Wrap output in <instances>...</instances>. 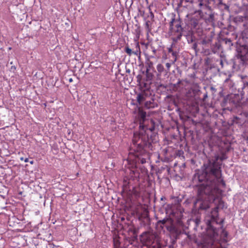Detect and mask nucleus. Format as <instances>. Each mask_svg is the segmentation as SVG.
Masks as SVG:
<instances>
[{
	"mask_svg": "<svg viewBox=\"0 0 248 248\" xmlns=\"http://www.w3.org/2000/svg\"><path fill=\"white\" fill-rule=\"evenodd\" d=\"M247 60H248V53L247 54H246V58H245Z\"/></svg>",
	"mask_w": 248,
	"mask_h": 248,
	"instance_id": "2f4dec72",
	"label": "nucleus"
},
{
	"mask_svg": "<svg viewBox=\"0 0 248 248\" xmlns=\"http://www.w3.org/2000/svg\"><path fill=\"white\" fill-rule=\"evenodd\" d=\"M243 85L244 88H248V79H243Z\"/></svg>",
	"mask_w": 248,
	"mask_h": 248,
	"instance_id": "aec40b11",
	"label": "nucleus"
},
{
	"mask_svg": "<svg viewBox=\"0 0 248 248\" xmlns=\"http://www.w3.org/2000/svg\"><path fill=\"white\" fill-rule=\"evenodd\" d=\"M147 80H151L153 78V75L150 71H148V73H146Z\"/></svg>",
	"mask_w": 248,
	"mask_h": 248,
	"instance_id": "ddd939ff",
	"label": "nucleus"
},
{
	"mask_svg": "<svg viewBox=\"0 0 248 248\" xmlns=\"http://www.w3.org/2000/svg\"><path fill=\"white\" fill-rule=\"evenodd\" d=\"M133 54H134L135 55L138 56L140 54V50H137L136 51H133Z\"/></svg>",
	"mask_w": 248,
	"mask_h": 248,
	"instance_id": "5701e85b",
	"label": "nucleus"
},
{
	"mask_svg": "<svg viewBox=\"0 0 248 248\" xmlns=\"http://www.w3.org/2000/svg\"><path fill=\"white\" fill-rule=\"evenodd\" d=\"M168 51H169V53H172V52H173L174 51H173V50H172V48H171V47H170V48H169L168 49Z\"/></svg>",
	"mask_w": 248,
	"mask_h": 248,
	"instance_id": "a878e982",
	"label": "nucleus"
},
{
	"mask_svg": "<svg viewBox=\"0 0 248 248\" xmlns=\"http://www.w3.org/2000/svg\"><path fill=\"white\" fill-rule=\"evenodd\" d=\"M146 26H147V27L148 26V23H147V22L146 23Z\"/></svg>",
	"mask_w": 248,
	"mask_h": 248,
	"instance_id": "58836bf2",
	"label": "nucleus"
},
{
	"mask_svg": "<svg viewBox=\"0 0 248 248\" xmlns=\"http://www.w3.org/2000/svg\"><path fill=\"white\" fill-rule=\"evenodd\" d=\"M197 44H196V43H194V44H193V47H193L194 49H196V48L197 47Z\"/></svg>",
	"mask_w": 248,
	"mask_h": 248,
	"instance_id": "cd10ccee",
	"label": "nucleus"
},
{
	"mask_svg": "<svg viewBox=\"0 0 248 248\" xmlns=\"http://www.w3.org/2000/svg\"><path fill=\"white\" fill-rule=\"evenodd\" d=\"M145 107L148 108H152L154 107V105L153 101H146L145 103Z\"/></svg>",
	"mask_w": 248,
	"mask_h": 248,
	"instance_id": "f8f14e48",
	"label": "nucleus"
},
{
	"mask_svg": "<svg viewBox=\"0 0 248 248\" xmlns=\"http://www.w3.org/2000/svg\"><path fill=\"white\" fill-rule=\"evenodd\" d=\"M211 41L210 39H206L204 38L201 41V43L202 45H205L209 44Z\"/></svg>",
	"mask_w": 248,
	"mask_h": 248,
	"instance_id": "4468645a",
	"label": "nucleus"
},
{
	"mask_svg": "<svg viewBox=\"0 0 248 248\" xmlns=\"http://www.w3.org/2000/svg\"><path fill=\"white\" fill-rule=\"evenodd\" d=\"M170 30L171 33H173L174 35L176 36V41L180 40L183 28L179 20H176L174 18H172L170 23Z\"/></svg>",
	"mask_w": 248,
	"mask_h": 248,
	"instance_id": "7ed1b4c3",
	"label": "nucleus"
},
{
	"mask_svg": "<svg viewBox=\"0 0 248 248\" xmlns=\"http://www.w3.org/2000/svg\"><path fill=\"white\" fill-rule=\"evenodd\" d=\"M156 69L158 71V72L161 74L163 72L165 71L164 70V66L162 64L159 63L157 65Z\"/></svg>",
	"mask_w": 248,
	"mask_h": 248,
	"instance_id": "9b49d317",
	"label": "nucleus"
},
{
	"mask_svg": "<svg viewBox=\"0 0 248 248\" xmlns=\"http://www.w3.org/2000/svg\"><path fill=\"white\" fill-rule=\"evenodd\" d=\"M220 139L218 136L212 135L208 140V143L210 146L212 147L218 144Z\"/></svg>",
	"mask_w": 248,
	"mask_h": 248,
	"instance_id": "6e6552de",
	"label": "nucleus"
},
{
	"mask_svg": "<svg viewBox=\"0 0 248 248\" xmlns=\"http://www.w3.org/2000/svg\"><path fill=\"white\" fill-rule=\"evenodd\" d=\"M69 81H70V82H71V81H72V79L71 78V79H69Z\"/></svg>",
	"mask_w": 248,
	"mask_h": 248,
	"instance_id": "ea45409f",
	"label": "nucleus"
},
{
	"mask_svg": "<svg viewBox=\"0 0 248 248\" xmlns=\"http://www.w3.org/2000/svg\"><path fill=\"white\" fill-rule=\"evenodd\" d=\"M220 64H221V65H222V64H223V62H222V60H221V61H220Z\"/></svg>",
	"mask_w": 248,
	"mask_h": 248,
	"instance_id": "c9c22d12",
	"label": "nucleus"
},
{
	"mask_svg": "<svg viewBox=\"0 0 248 248\" xmlns=\"http://www.w3.org/2000/svg\"><path fill=\"white\" fill-rule=\"evenodd\" d=\"M190 86V83L186 80H179L177 83L173 85V89L181 93H185Z\"/></svg>",
	"mask_w": 248,
	"mask_h": 248,
	"instance_id": "20e7f679",
	"label": "nucleus"
},
{
	"mask_svg": "<svg viewBox=\"0 0 248 248\" xmlns=\"http://www.w3.org/2000/svg\"><path fill=\"white\" fill-rule=\"evenodd\" d=\"M163 125H164L161 124V126H162V127H164Z\"/></svg>",
	"mask_w": 248,
	"mask_h": 248,
	"instance_id": "a19ab883",
	"label": "nucleus"
},
{
	"mask_svg": "<svg viewBox=\"0 0 248 248\" xmlns=\"http://www.w3.org/2000/svg\"><path fill=\"white\" fill-rule=\"evenodd\" d=\"M137 99L139 104L141 105L145 99L144 94L143 93H139L137 95Z\"/></svg>",
	"mask_w": 248,
	"mask_h": 248,
	"instance_id": "9d476101",
	"label": "nucleus"
},
{
	"mask_svg": "<svg viewBox=\"0 0 248 248\" xmlns=\"http://www.w3.org/2000/svg\"><path fill=\"white\" fill-rule=\"evenodd\" d=\"M235 119V120H234V123H235L236 124H239L243 123V122L240 121L241 119L238 117H236Z\"/></svg>",
	"mask_w": 248,
	"mask_h": 248,
	"instance_id": "a211bd4d",
	"label": "nucleus"
},
{
	"mask_svg": "<svg viewBox=\"0 0 248 248\" xmlns=\"http://www.w3.org/2000/svg\"><path fill=\"white\" fill-rule=\"evenodd\" d=\"M171 53L173 58V60H172V63H174L177 61V52L176 51H173Z\"/></svg>",
	"mask_w": 248,
	"mask_h": 248,
	"instance_id": "dca6fc26",
	"label": "nucleus"
},
{
	"mask_svg": "<svg viewBox=\"0 0 248 248\" xmlns=\"http://www.w3.org/2000/svg\"><path fill=\"white\" fill-rule=\"evenodd\" d=\"M200 222V220L199 219L196 218L195 219V223H196L197 225H198V224Z\"/></svg>",
	"mask_w": 248,
	"mask_h": 248,
	"instance_id": "393cba45",
	"label": "nucleus"
},
{
	"mask_svg": "<svg viewBox=\"0 0 248 248\" xmlns=\"http://www.w3.org/2000/svg\"><path fill=\"white\" fill-rule=\"evenodd\" d=\"M219 130L220 131V133L222 134V135L223 136H228V134L225 132V131H223V129H219Z\"/></svg>",
	"mask_w": 248,
	"mask_h": 248,
	"instance_id": "412c9836",
	"label": "nucleus"
},
{
	"mask_svg": "<svg viewBox=\"0 0 248 248\" xmlns=\"http://www.w3.org/2000/svg\"><path fill=\"white\" fill-rule=\"evenodd\" d=\"M155 125H140L139 133H135L133 139L134 153L130 152L126 161L129 165L130 175L134 180L139 177L136 169L137 163L144 164L149 159L148 149H152V143L156 141Z\"/></svg>",
	"mask_w": 248,
	"mask_h": 248,
	"instance_id": "f03ea898",
	"label": "nucleus"
},
{
	"mask_svg": "<svg viewBox=\"0 0 248 248\" xmlns=\"http://www.w3.org/2000/svg\"><path fill=\"white\" fill-rule=\"evenodd\" d=\"M146 113L144 111L139 109L136 117L139 121V124H143L146 120Z\"/></svg>",
	"mask_w": 248,
	"mask_h": 248,
	"instance_id": "0eeeda50",
	"label": "nucleus"
},
{
	"mask_svg": "<svg viewBox=\"0 0 248 248\" xmlns=\"http://www.w3.org/2000/svg\"><path fill=\"white\" fill-rule=\"evenodd\" d=\"M222 235L224 237H227V235H228V233L226 231L223 230L222 231Z\"/></svg>",
	"mask_w": 248,
	"mask_h": 248,
	"instance_id": "4be33fe9",
	"label": "nucleus"
},
{
	"mask_svg": "<svg viewBox=\"0 0 248 248\" xmlns=\"http://www.w3.org/2000/svg\"><path fill=\"white\" fill-rule=\"evenodd\" d=\"M183 154V152H182V151H179L178 152V154L179 155H181V154Z\"/></svg>",
	"mask_w": 248,
	"mask_h": 248,
	"instance_id": "c85d7f7f",
	"label": "nucleus"
},
{
	"mask_svg": "<svg viewBox=\"0 0 248 248\" xmlns=\"http://www.w3.org/2000/svg\"><path fill=\"white\" fill-rule=\"evenodd\" d=\"M146 73H148V71H150L151 70L153 71L154 69L153 62L151 61H148L146 64Z\"/></svg>",
	"mask_w": 248,
	"mask_h": 248,
	"instance_id": "1a4fd4ad",
	"label": "nucleus"
},
{
	"mask_svg": "<svg viewBox=\"0 0 248 248\" xmlns=\"http://www.w3.org/2000/svg\"><path fill=\"white\" fill-rule=\"evenodd\" d=\"M155 51H156L155 49H154L153 50V52H154V53H155Z\"/></svg>",
	"mask_w": 248,
	"mask_h": 248,
	"instance_id": "4c0bfd02",
	"label": "nucleus"
},
{
	"mask_svg": "<svg viewBox=\"0 0 248 248\" xmlns=\"http://www.w3.org/2000/svg\"><path fill=\"white\" fill-rule=\"evenodd\" d=\"M166 66L167 67V70H165V72L166 73H168V72H170V67L171 66V64L170 63L168 62L166 64Z\"/></svg>",
	"mask_w": 248,
	"mask_h": 248,
	"instance_id": "6ab92c4d",
	"label": "nucleus"
},
{
	"mask_svg": "<svg viewBox=\"0 0 248 248\" xmlns=\"http://www.w3.org/2000/svg\"><path fill=\"white\" fill-rule=\"evenodd\" d=\"M20 159L22 161H24V160L25 159V158L23 157H21L20 158Z\"/></svg>",
	"mask_w": 248,
	"mask_h": 248,
	"instance_id": "473e14b6",
	"label": "nucleus"
},
{
	"mask_svg": "<svg viewBox=\"0 0 248 248\" xmlns=\"http://www.w3.org/2000/svg\"><path fill=\"white\" fill-rule=\"evenodd\" d=\"M125 52L129 56H131L133 54L132 50L128 46L125 47Z\"/></svg>",
	"mask_w": 248,
	"mask_h": 248,
	"instance_id": "2eb2a0df",
	"label": "nucleus"
},
{
	"mask_svg": "<svg viewBox=\"0 0 248 248\" xmlns=\"http://www.w3.org/2000/svg\"><path fill=\"white\" fill-rule=\"evenodd\" d=\"M24 162H29V159L28 158H25V159L24 160Z\"/></svg>",
	"mask_w": 248,
	"mask_h": 248,
	"instance_id": "7c9ffc66",
	"label": "nucleus"
},
{
	"mask_svg": "<svg viewBox=\"0 0 248 248\" xmlns=\"http://www.w3.org/2000/svg\"><path fill=\"white\" fill-rule=\"evenodd\" d=\"M166 222V220L165 219H163V220H159L158 221V224H160V223H161L162 224H164Z\"/></svg>",
	"mask_w": 248,
	"mask_h": 248,
	"instance_id": "b1692460",
	"label": "nucleus"
},
{
	"mask_svg": "<svg viewBox=\"0 0 248 248\" xmlns=\"http://www.w3.org/2000/svg\"><path fill=\"white\" fill-rule=\"evenodd\" d=\"M169 248H173V246H172V245H170V246H169Z\"/></svg>",
	"mask_w": 248,
	"mask_h": 248,
	"instance_id": "72a5a7b5",
	"label": "nucleus"
},
{
	"mask_svg": "<svg viewBox=\"0 0 248 248\" xmlns=\"http://www.w3.org/2000/svg\"><path fill=\"white\" fill-rule=\"evenodd\" d=\"M203 126V128H205V126H207L208 125L205 124V125H202Z\"/></svg>",
	"mask_w": 248,
	"mask_h": 248,
	"instance_id": "e433bc0d",
	"label": "nucleus"
},
{
	"mask_svg": "<svg viewBox=\"0 0 248 248\" xmlns=\"http://www.w3.org/2000/svg\"><path fill=\"white\" fill-rule=\"evenodd\" d=\"M30 163L31 164H33V160H31L30 161Z\"/></svg>",
	"mask_w": 248,
	"mask_h": 248,
	"instance_id": "f704fd0d",
	"label": "nucleus"
},
{
	"mask_svg": "<svg viewBox=\"0 0 248 248\" xmlns=\"http://www.w3.org/2000/svg\"><path fill=\"white\" fill-rule=\"evenodd\" d=\"M183 125H175V126H176V128L178 130L180 126H183Z\"/></svg>",
	"mask_w": 248,
	"mask_h": 248,
	"instance_id": "bb28decb",
	"label": "nucleus"
},
{
	"mask_svg": "<svg viewBox=\"0 0 248 248\" xmlns=\"http://www.w3.org/2000/svg\"><path fill=\"white\" fill-rule=\"evenodd\" d=\"M155 236L148 232H145L140 235V240L146 245H151L154 242Z\"/></svg>",
	"mask_w": 248,
	"mask_h": 248,
	"instance_id": "39448f33",
	"label": "nucleus"
},
{
	"mask_svg": "<svg viewBox=\"0 0 248 248\" xmlns=\"http://www.w3.org/2000/svg\"><path fill=\"white\" fill-rule=\"evenodd\" d=\"M120 242L117 240H114V248H120Z\"/></svg>",
	"mask_w": 248,
	"mask_h": 248,
	"instance_id": "f3484780",
	"label": "nucleus"
},
{
	"mask_svg": "<svg viewBox=\"0 0 248 248\" xmlns=\"http://www.w3.org/2000/svg\"><path fill=\"white\" fill-rule=\"evenodd\" d=\"M223 158L216 156L204 163L202 169L196 170L192 177L193 185L197 187V199L194 208L206 210L210 203L222 194L221 187L226 186L222 176L221 166Z\"/></svg>",
	"mask_w": 248,
	"mask_h": 248,
	"instance_id": "f257e3e1",
	"label": "nucleus"
},
{
	"mask_svg": "<svg viewBox=\"0 0 248 248\" xmlns=\"http://www.w3.org/2000/svg\"><path fill=\"white\" fill-rule=\"evenodd\" d=\"M229 80H230L229 78H226V79L225 80V81H224V82H225V83H226V82H227L229 81Z\"/></svg>",
	"mask_w": 248,
	"mask_h": 248,
	"instance_id": "c756f323",
	"label": "nucleus"
},
{
	"mask_svg": "<svg viewBox=\"0 0 248 248\" xmlns=\"http://www.w3.org/2000/svg\"><path fill=\"white\" fill-rule=\"evenodd\" d=\"M200 92L199 87L197 84L193 85L189 87L187 90L184 93L188 98H192L195 97Z\"/></svg>",
	"mask_w": 248,
	"mask_h": 248,
	"instance_id": "423d86ee",
	"label": "nucleus"
}]
</instances>
